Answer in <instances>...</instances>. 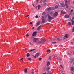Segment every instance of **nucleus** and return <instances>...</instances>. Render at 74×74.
I'll return each mask as SVG.
<instances>
[{"mask_svg":"<svg viewBox=\"0 0 74 74\" xmlns=\"http://www.w3.org/2000/svg\"><path fill=\"white\" fill-rule=\"evenodd\" d=\"M53 19V17H51V16H48V22H51L52 19Z\"/></svg>","mask_w":74,"mask_h":74,"instance_id":"nucleus-1","label":"nucleus"},{"mask_svg":"<svg viewBox=\"0 0 74 74\" xmlns=\"http://www.w3.org/2000/svg\"><path fill=\"white\" fill-rule=\"evenodd\" d=\"M42 23H45V22H46L45 19L44 18V16L42 17Z\"/></svg>","mask_w":74,"mask_h":74,"instance_id":"nucleus-2","label":"nucleus"},{"mask_svg":"<svg viewBox=\"0 0 74 74\" xmlns=\"http://www.w3.org/2000/svg\"><path fill=\"white\" fill-rule=\"evenodd\" d=\"M62 38H63V36H61L57 38V40H58V41H62Z\"/></svg>","mask_w":74,"mask_h":74,"instance_id":"nucleus-3","label":"nucleus"},{"mask_svg":"<svg viewBox=\"0 0 74 74\" xmlns=\"http://www.w3.org/2000/svg\"><path fill=\"white\" fill-rule=\"evenodd\" d=\"M37 32L35 31L33 33L32 35V36H35L37 35Z\"/></svg>","mask_w":74,"mask_h":74,"instance_id":"nucleus-4","label":"nucleus"},{"mask_svg":"<svg viewBox=\"0 0 74 74\" xmlns=\"http://www.w3.org/2000/svg\"><path fill=\"white\" fill-rule=\"evenodd\" d=\"M68 36V34H66L64 37L63 40H64V39H66V38H68V37H67Z\"/></svg>","mask_w":74,"mask_h":74,"instance_id":"nucleus-5","label":"nucleus"},{"mask_svg":"<svg viewBox=\"0 0 74 74\" xmlns=\"http://www.w3.org/2000/svg\"><path fill=\"white\" fill-rule=\"evenodd\" d=\"M65 18L66 19H69L70 18V15H65L64 16Z\"/></svg>","mask_w":74,"mask_h":74,"instance_id":"nucleus-6","label":"nucleus"},{"mask_svg":"<svg viewBox=\"0 0 74 74\" xmlns=\"http://www.w3.org/2000/svg\"><path fill=\"white\" fill-rule=\"evenodd\" d=\"M39 55H40V53H36L34 57V58H36L37 56H38Z\"/></svg>","mask_w":74,"mask_h":74,"instance_id":"nucleus-7","label":"nucleus"},{"mask_svg":"<svg viewBox=\"0 0 74 74\" xmlns=\"http://www.w3.org/2000/svg\"><path fill=\"white\" fill-rule=\"evenodd\" d=\"M37 40H38V38H34L33 39V41L35 42H37Z\"/></svg>","mask_w":74,"mask_h":74,"instance_id":"nucleus-8","label":"nucleus"},{"mask_svg":"<svg viewBox=\"0 0 74 74\" xmlns=\"http://www.w3.org/2000/svg\"><path fill=\"white\" fill-rule=\"evenodd\" d=\"M60 5H61L62 6V7H64L66 5H64V4L63 3H61L60 4Z\"/></svg>","mask_w":74,"mask_h":74,"instance_id":"nucleus-9","label":"nucleus"},{"mask_svg":"<svg viewBox=\"0 0 74 74\" xmlns=\"http://www.w3.org/2000/svg\"><path fill=\"white\" fill-rule=\"evenodd\" d=\"M61 14H63V15H64V14H66V12L63 10H62L61 11Z\"/></svg>","mask_w":74,"mask_h":74,"instance_id":"nucleus-10","label":"nucleus"},{"mask_svg":"<svg viewBox=\"0 0 74 74\" xmlns=\"http://www.w3.org/2000/svg\"><path fill=\"white\" fill-rule=\"evenodd\" d=\"M58 13L57 12H56L53 14V16H57V15H58Z\"/></svg>","mask_w":74,"mask_h":74,"instance_id":"nucleus-11","label":"nucleus"},{"mask_svg":"<svg viewBox=\"0 0 74 74\" xmlns=\"http://www.w3.org/2000/svg\"><path fill=\"white\" fill-rule=\"evenodd\" d=\"M41 25L38 27L37 28V30H38V31H39V30H40V29H41Z\"/></svg>","mask_w":74,"mask_h":74,"instance_id":"nucleus-12","label":"nucleus"},{"mask_svg":"<svg viewBox=\"0 0 74 74\" xmlns=\"http://www.w3.org/2000/svg\"><path fill=\"white\" fill-rule=\"evenodd\" d=\"M65 1V6L66 7V8H68V7L67 6V0Z\"/></svg>","mask_w":74,"mask_h":74,"instance_id":"nucleus-13","label":"nucleus"},{"mask_svg":"<svg viewBox=\"0 0 74 74\" xmlns=\"http://www.w3.org/2000/svg\"><path fill=\"white\" fill-rule=\"evenodd\" d=\"M71 21L72 22V25H74V21H73V19H72V20H71Z\"/></svg>","mask_w":74,"mask_h":74,"instance_id":"nucleus-14","label":"nucleus"},{"mask_svg":"<svg viewBox=\"0 0 74 74\" xmlns=\"http://www.w3.org/2000/svg\"><path fill=\"white\" fill-rule=\"evenodd\" d=\"M74 59L73 58H70V61L71 62H74Z\"/></svg>","mask_w":74,"mask_h":74,"instance_id":"nucleus-15","label":"nucleus"},{"mask_svg":"<svg viewBox=\"0 0 74 74\" xmlns=\"http://www.w3.org/2000/svg\"><path fill=\"white\" fill-rule=\"evenodd\" d=\"M47 66H49V65H50V62H49V61H47Z\"/></svg>","mask_w":74,"mask_h":74,"instance_id":"nucleus-16","label":"nucleus"},{"mask_svg":"<svg viewBox=\"0 0 74 74\" xmlns=\"http://www.w3.org/2000/svg\"><path fill=\"white\" fill-rule=\"evenodd\" d=\"M50 68L49 67H48L46 69V70L48 71L49 70V69H50Z\"/></svg>","mask_w":74,"mask_h":74,"instance_id":"nucleus-17","label":"nucleus"},{"mask_svg":"<svg viewBox=\"0 0 74 74\" xmlns=\"http://www.w3.org/2000/svg\"><path fill=\"white\" fill-rule=\"evenodd\" d=\"M40 21H38L36 24V26H38V25H40Z\"/></svg>","mask_w":74,"mask_h":74,"instance_id":"nucleus-18","label":"nucleus"},{"mask_svg":"<svg viewBox=\"0 0 74 74\" xmlns=\"http://www.w3.org/2000/svg\"><path fill=\"white\" fill-rule=\"evenodd\" d=\"M27 71V69L25 68L24 70V72L25 73H26Z\"/></svg>","mask_w":74,"mask_h":74,"instance_id":"nucleus-19","label":"nucleus"},{"mask_svg":"<svg viewBox=\"0 0 74 74\" xmlns=\"http://www.w3.org/2000/svg\"><path fill=\"white\" fill-rule=\"evenodd\" d=\"M41 43H42V44H44V42H42L41 41H39V42H38L37 43L38 44H41Z\"/></svg>","mask_w":74,"mask_h":74,"instance_id":"nucleus-20","label":"nucleus"},{"mask_svg":"<svg viewBox=\"0 0 74 74\" xmlns=\"http://www.w3.org/2000/svg\"><path fill=\"white\" fill-rule=\"evenodd\" d=\"M41 8V6L40 5H38V10H40Z\"/></svg>","mask_w":74,"mask_h":74,"instance_id":"nucleus-21","label":"nucleus"},{"mask_svg":"<svg viewBox=\"0 0 74 74\" xmlns=\"http://www.w3.org/2000/svg\"><path fill=\"white\" fill-rule=\"evenodd\" d=\"M30 56V54L29 53H27V57H29Z\"/></svg>","mask_w":74,"mask_h":74,"instance_id":"nucleus-22","label":"nucleus"},{"mask_svg":"<svg viewBox=\"0 0 74 74\" xmlns=\"http://www.w3.org/2000/svg\"><path fill=\"white\" fill-rule=\"evenodd\" d=\"M52 57V56H49V60H51V58Z\"/></svg>","mask_w":74,"mask_h":74,"instance_id":"nucleus-23","label":"nucleus"},{"mask_svg":"<svg viewBox=\"0 0 74 74\" xmlns=\"http://www.w3.org/2000/svg\"><path fill=\"white\" fill-rule=\"evenodd\" d=\"M27 59L29 60H30V61H31L32 60V59H31V58H28Z\"/></svg>","mask_w":74,"mask_h":74,"instance_id":"nucleus-24","label":"nucleus"},{"mask_svg":"<svg viewBox=\"0 0 74 74\" xmlns=\"http://www.w3.org/2000/svg\"><path fill=\"white\" fill-rule=\"evenodd\" d=\"M48 10L50 11L51 10V7L49 8H48Z\"/></svg>","mask_w":74,"mask_h":74,"instance_id":"nucleus-25","label":"nucleus"},{"mask_svg":"<svg viewBox=\"0 0 74 74\" xmlns=\"http://www.w3.org/2000/svg\"><path fill=\"white\" fill-rule=\"evenodd\" d=\"M47 0H44L43 1V3H45V2H47Z\"/></svg>","mask_w":74,"mask_h":74,"instance_id":"nucleus-26","label":"nucleus"},{"mask_svg":"<svg viewBox=\"0 0 74 74\" xmlns=\"http://www.w3.org/2000/svg\"><path fill=\"white\" fill-rule=\"evenodd\" d=\"M45 15V12H43L42 14L43 15Z\"/></svg>","mask_w":74,"mask_h":74,"instance_id":"nucleus-27","label":"nucleus"},{"mask_svg":"<svg viewBox=\"0 0 74 74\" xmlns=\"http://www.w3.org/2000/svg\"><path fill=\"white\" fill-rule=\"evenodd\" d=\"M34 50H36V49H34L31 50L30 51V52H32V51H34Z\"/></svg>","mask_w":74,"mask_h":74,"instance_id":"nucleus-28","label":"nucleus"},{"mask_svg":"<svg viewBox=\"0 0 74 74\" xmlns=\"http://www.w3.org/2000/svg\"><path fill=\"white\" fill-rule=\"evenodd\" d=\"M68 23L69 25L71 26V23H70V22H68Z\"/></svg>","mask_w":74,"mask_h":74,"instance_id":"nucleus-29","label":"nucleus"},{"mask_svg":"<svg viewBox=\"0 0 74 74\" xmlns=\"http://www.w3.org/2000/svg\"><path fill=\"white\" fill-rule=\"evenodd\" d=\"M53 14V13H52V12H51L50 13V15H52Z\"/></svg>","mask_w":74,"mask_h":74,"instance_id":"nucleus-30","label":"nucleus"},{"mask_svg":"<svg viewBox=\"0 0 74 74\" xmlns=\"http://www.w3.org/2000/svg\"><path fill=\"white\" fill-rule=\"evenodd\" d=\"M42 59V58H39V60H40V61H41V60Z\"/></svg>","mask_w":74,"mask_h":74,"instance_id":"nucleus-31","label":"nucleus"},{"mask_svg":"<svg viewBox=\"0 0 74 74\" xmlns=\"http://www.w3.org/2000/svg\"><path fill=\"white\" fill-rule=\"evenodd\" d=\"M72 32H74V27H73L72 29Z\"/></svg>","mask_w":74,"mask_h":74,"instance_id":"nucleus-32","label":"nucleus"},{"mask_svg":"<svg viewBox=\"0 0 74 74\" xmlns=\"http://www.w3.org/2000/svg\"><path fill=\"white\" fill-rule=\"evenodd\" d=\"M59 60L60 61H61L62 60V58H59Z\"/></svg>","mask_w":74,"mask_h":74,"instance_id":"nucleus-33","label":"nucleus"},{"mask_svg":"<svg viewBox=\"0 0 74 74\" xmlns=\"http://www.w3.org/2000/svg\"><path fill=\"white\" fill-rule=\"evenodd\" d=\"M41 41H44V42H45V41L46 40H41Z\"/></svg>","mask_w":74,"mask_h":74,"instance_id":"nucleus-34","label":"nucleus"},{"mask_svg":"<svg viewBox=\"0 0 74 74\" xmlns=\"http://www.w3.org/2000/svg\"><path fill=\"white\" fill-rule=\"evenodd\" d=\"M26 36V37H28V36H29V34H27Z\"/></svg>","mask_w":74,"mask_h":74,"instance_id":"nucleus-35","label":"nucleus"},{"mask_svg":"<svg viewBox=\"0 0 74 74\" xmlns=\"http://www.w3.org/2000/svg\"><path fill=\"white\" fill-rule=\"evenodd\" d=\"M50 51H51V50H48L47 51V52H50Z\"/></svg>","mask_w":74,"mask_h":74,"instance_id":"nucleus-36","label":"nucleus"},{"mask_svg":"<svg viewBox=\"0 0 74 74\" xmlns=\"http://www.w3.org/2000/svg\"><path fill=\"white\" fill-rule=\"evenodd\" d=\"M52 44H56V42H52Z\"/></svg>","mask_w":74,"mask_h":74,"instance_id":"nucleus-37","label":"nucleus"},{"mask_svg":"<svg viewBox=\"0 0 74 74\" xmlns=\"http://www.w3.org/2000/svg\"><path fill=\"white\" fill-rule=\"evenodd\" d=\"M21 60H22V61H23V58H22L20 59Z\"/></svg>","mask_w":74,"mask_h":74,"instance_id":"nucleus-38","label":"nucleus"},{"mask_svg":"<svg viewBox=\"0 0 74 74\" xmlns=\"http://www.w3.org/2000/svg\"><path fill=\"white\" fill-rule=\"evenodd\" d=\"M58 5H56V8H58Z\"/></svg>","mask_w":74,"mask_h":74,"instance_id":"nucleus-39","label":"nucleus"},{"mask_svg":"<svg viewBox=\"0 0 74 74\" xmlns=\"http://www.w3.org/2000/svg\"><path fill=\"white\" fill-rule=\"evenodd\" d=\"M29 44H30V45H33V44L31 43V42H29Z\"/></svg>","mask_w":74,"mask_h":74,"instance_id":"nucleus-40","label":"nucleus"},{"mask_svg":"<svg viewBox=\"0 0 74 74\" xmlns=\"http://www.w3.org/2000/svg\"><path fill=\"white\" fill-rule=\"evenodd\" d=\"M31 73L32 74H34V72L33 71L31 72Z\"/></svg>","mask_w":74,"mask_h":74,"instance_id":"nucleus-41","label":"nucleus"},{"mask_svg":"<svg viewBox=\"0 0 74 74\" xmlns=\"http://www.w3.org/2000/svg\"><path fill=\"white\" fill-rule=\"evenodd\" d=\"M35 18H36V19H37V18H38V16H37V15L36 16H35Z\"/></svg>","mask_w":74,"mask_h":74,"instance_id":"nucleus-42","label":"nucleus"},{"mask_svg":"<svg viewBox=\"0 0 74 74\" xmlns=\"http://www.w3.org/2000/svg\"><path fill=\"white\" fill-rule=\"evenodd\" d=\"M73 9H71V13L72 12H73Z\"/></svg>","mask_w":74,"mask_h":74,"instance_id":"nucleus-43","label":"nucleus"},{"mask_svg":"<svg viewBox=\"0 0 74 74\" xmlns=\"http://www.w3.org/2000/svg\"><path fill=\"white\" fill-rule=\"evenodd\" d=\"M32 22H30L29 23V24H30V25H32Z\"/></svg>","mask_w":74,"mask_h":74,"instance_id":"nucleus-44","label":"nucleus"},{"mask_svg":"<svg viewBox=\"0 0 74 74\" xmlns=\"http://www.w3.org/2000/svg\"><path fill=\"white\" fill-rule=\"evenodd\" d=\"M46 3H45L44 4V5H45H45H46Z\"/></svg>","mask_w":74,"mask_h":74,"instance_id":"nucleus-45","label":"nucleus"},{"mask_svg":"<svg viewBox=\"0 0 74 74\" xmlns=\"http://www.w3.org/2000/svg\"><path fill=\"white\" fill-rule=\"evenodd\" d=\"M60 66H61V67H62V68H63V66H62V65H60Z\"/></svg>","mask_w":74,"mask_h":74,"instance_id":"nucleus-46","label":"nucleus"},{"mask_svg":"<svg viewBox=\"0 0 74 74\" xmlns=\"http://www.w3.org/2000/svg\"><path fill=\"white\" fill-rule=\"evenodd\" d=\"M34 29V27H33L32 28V29Z\"/></svg>","mask_w":74,"mask_h":74,"instance_id":"nucleus-47","label":"nucleus"},{"mask_svg":"<svg viewBox=\"0 0 74 74\" xmlns=\"http://www.w3.org/2000/svg\"><path fill=\"white\" fill-rule=\"evenodd\" d=\"M39 0H37V3H38V1H39Z\"/></svg>","mask_w":74,"mask_h":74,"instance_id":"nucleus-48","label":"nucleus"},{"mask_svg":"<svg viewBox=\"0 0 74 74\" xmlns=\"http://www.w3.org/2000/svg\"><path fill=\"white\" fill-rule=\"evenodd\" d=\"M64 71H61V73H63Z\"/></svg>","mask_w":74,"mask_h":74,"instance_id":"nucleus-49","label":"nucleus"},{"mask_svg":"<svg viewBox=\"0 0 74 74\" xmlns=\"http://www.w3.org/2000/svg\"><path fill=\"white\" fill-rule=\"evenodd\" d=\"M28 16H29V15H27L26 16V17H28Z\"/></svg>","mask_w":74,"mask_h":74,"instance_id":"nucleus-50","label":"nucleus"},{"mask_svg":"<svg viewBox=\"0 0 74 74\" xmlns=\"http://www.w3.org/2000/svg\"><path fill=\"white\" fill-rule=\"evenodd\" d=\"M72 19H74V17L72 18Z\"/></svg>","mask_w":74,"mask_h":74,"instance_id":"nucleus-51","label":"nucleus"},{"mask_svg":"<svg viewBox=\"0 0 74 74\" xmlns=\"http://www.w3.org/2000/svg\"><path fill=\"white\" fill-rule=\"evenodd\" d=\"M8 67H9L8 66H7V69H8Z\"/></svg>","mask_w":74,"mask_h":74,"instance_id":"nucleus-52","label":"nucleus"},{"mask_svg":"<svg viewBox=\"0 0 74 74\" xmlns=\"http://www.w3.org/2000/svg\"><path fill=\"white\" fill-rule=\"evenodd\" d=\"M53 40H56V39H53Z\"/></svg>","mask_w":74,"mask_h":74,"instance_id":"nucleus-53","label":"nucleus"},{"mask_svg":"<svg viewBox=\"0 0 74 74\" xmlns=\"http://www.w3.org/2000/svg\"><path fill=\"white\" fill-rule=\"evenodd\" d=\"M33 5L34 7V4H33Z\"/></svg>","mask_w":74,"mask_h":74,"instance_id":"nucleus-54","label":"nucleus"},{"mask_svg":"<svg viewBox=\"0 0 74 74\" xmlns=\"http://www.w3.org/2000/svg\"><path fill=\"white\" fill-rule=\"evenodd\" d=\"M56 59H58V57H56Z\"/></svg>","mask_w":74,"mask_h":74,"instance_id":"nucleus-55","label":"nucleus"},{"mask_svg":"<svg viewBox=\"0 0 74 74\" xmlns=\"http://www.w3.org/2000/svg\"><path fill=\"white\" fill-rule=\"evenodd\" d=\"M71 44H73V43L72 42H71Z\"/></svg>","mask_w":74,"mask_h":74,"instance_id":"nucleus-56","label":"nucleus"},{"mask_svg":"<svg viewBox=\"0 0 74 74\" xmlns=\"http://www.w3.org/2000/svg\"><path fill=\"white\" fill-rule=\"evenodd\" d=\"M45 18H47V16H45Z\"/></svg>","mask_w":74,"mask_h":74,"instance_id":"nucleus-57","label":"nucleus"},{"mask_svg":"<svg viewBox=\"0 0 74 74\" xmlns=\"http://www.w3.org/2000/svg\"><path fill=\"white\" fill-rule=\"evenodd\" d=\"M74 51H73V55H74Z\"/></svg>","mask_w":74,"mask_h":74,"instance_id":"nucleus-58","label":"nucleus"},{"mask_svg":"<svg viewBox=\"0 0 74 74\" xmlns=\"http://www.w3.org/2000/svg\"><path fill=\"white\" fill-rule=\"evenodd\" d=\"M25 51H26V49H25Z\"/></svg>","mask_w":74,"mask_h":74,"instance_id":"nucleus-59","label":"nucleus"},{"mask_svg":"<svg viewBox=\"0 0 74 74\" xmlns=\"http://www.w3.org/2000/svg\"><path fill=\"white\" fill-rule=\"evenodd\" d=\"M33 56H34V55H33Z\"/></svg>","mask_w":74,"mask_h":74,"instance_id":"nucleus-60","label":"nucleus"},{"mask_svg":"<svg viewBox=\"0 0 74 74\" xmlns=\"http://www.w3.org/2000/svg\"><path fill=\"white\" fill-rule=\"evenodd\" d=\"M31 38H33V37H31Z\"/></svg>","mask_w":74,"mask_h":74,"instance_id":"nucleus-61","label":"nucleus"},{"mask_svg":"<svg viewBox=\"0 0 74 74\" xmlns=\"http://www.w3.org/2000/svg\"><path fill=\"white\" fill-rule=\"evenodd\" d=\"M73 65H74V62H73Z\"/></svg>","mask_w":74,"mask_h":74,"instance_id":"nucleus-62","label":"nucleus"},{"mask_svg":"<svg viewBox=\"0 0 74 74\" xmlns=\"http://www.w3.org/2000/svg\"><path fill=\"white\" fill-rule=\"evenodd\" d=\"M62 74H65L64 73H62Z\"/></svg>","mask_w":74,"mask_h":74,"instance_id":"nucleus-63","label":"nucleus"},{"mask_svg":"<svg viewBox=\"0 0 74 74\" xmlns=\"http://www.w3.org/2000/svg\"><path fill=\"white\" fill-rule=\"evenodd\" d=\"M73 3H74V1H73Z\"/></svg>","mask_w":74,"mask_h":74,"instance_id":"nucleus-64","label":"nucleus"}]
</instances>
